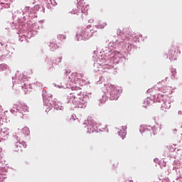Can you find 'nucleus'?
Wrapping results in <instances>:
<instances>
[{"label": "nucleus", "mask_w": 182, "mask_h": 182, "mask_svg": "<svg viewBox=\"0 0 182 182\" xmlns=\"http://www.w3.org/2000/svg\"><path fill=\"white\" fill-rule=\"evenodd\" d=\"M71 14H76V12H73V13H71Z\"/></svg>", "instance_id": "nucleus-8"}, {"label": "nucleus", "mask_w": 182, "mask_h": 182, "mask_svg": "<svg viewBox=\"0 0 182 182\" xmlns=\"http://www.w3.org/2000/svg\"><path fill=\"white\" fill-rule=\"evenodd\" d=\"M91 124H92V126H96L94 120L91 121Z\"/></svg>", "instance_id": "nucleus-6"}, {"label": "nucleus", "mask_w": 182, "mask_h": 182, "mask_svg": "<svg viewBox=\"0 0 182 182\" xmlns=\"http://www.w3.org/2000/svg\"><path fill=\"white\" fill-rule=\"evenodd\" d=\"M126 130H127V127L122 126L120 127L119 131L118 132L119 135L122 137V139H124V137H126V134H127Z\"/></svg>", "instance_id": "nucleus-3"}, {"label": "nucleus", "mask_w": 182, "mask_h": 182, "mask_svg": "<svg viewBox=\"0 0 182 182\" xmlns=\"http://www.w3.org/2000/svg\"><path fill=\"white\" fill-rule=\"evenodd\" d=\"M145 132H147L148 137H152V136H154V132H153L152 129H145Z\"/></svg>", "instance_id": "nucleus-4"}, {"label": "nucleus", "mask_w": 182, "mask_h": 182, "mask_svg": "<svg viewBox=\"0 0 182 182\" xmlns=\"http://www.w3.org/2000/svg\"><path fill=\"white\" fill-rule=\"evenodd\" d=\"M23 130H28V128H23Z\"/></svg>", "instance_id": "nucleus-7"}, {"label": "nucleus", "mask_w": 182, "mask_h": 182, "mask_svg": "<svg viewBox=\"0 0 182 182\" xmlns=\"http://www.w3.org/2000/svg\"><path fill=\"white\" fill-rule=\"evenodd\" d=\"M16 109L21 112V113H23V112H28L29 107L28 105L19 102L18 105L16 106Z\"/></svg>", "instance_id": "nucleus-1"}, {"label": "nucleus", "mask_w": 182, "mask_h": 182, "mask_svg": "<svg viewBox=\"0 0 182 182\" xmlns=\"http://www.w3.org/2000/svg\"><path fill=\"white\" fill-rule=\"evenodd\" d=\"M77 5H78L77 8H79V9H81V12L82 14H87V9H82V8H87V6H85V1L84 0L80 1L78 2Z\"/></svg>", "instance_id": "nucleus-2"}, {"label": "nucleus", "mask_w": 182, "mask_h": 182, "mask_svg": "<svg viewBox=\"0 0 182 182\" xmlns=\"http://www.w3.org/2000/svg\"><path fill=\"white\" fill-rule=\"evenodd\" d=\"M107 25V24L106 23H102V24H100L98 26H100V28H103L106 27Z\"/></svg>", "instance_id": "nucleus-5"}]
</instances>
